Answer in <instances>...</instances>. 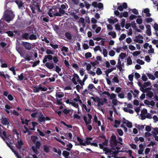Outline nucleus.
I'll return each mask as SVG.
<instances>
[{
  "label": "nucleus",
  "mask_w": 158,
  "mask_h": 158,
  "mask_svg": "<svg viewBox=\"0 0 158 158\" xmlns=\"http://www.w3.org/2000/svg\"><path fill=\"white\" fill-rule=\"evenodd\" d=\"M151 85V83L149 81L144 82L142 85L143 88H145L147 86H150Z\"/></svg>",
  "instance_id": "c9c22d12"
},
{
  "label": "nucleus",
  "mask_w": 158,
  "mask_h": 158,
  "mask_svg": "<svg viewBox=\"0 0 158 158\" xmlns=\"http://www.w3.org/2000/svg\"><path fill=\"white\" fill-rule=\"evenodd\" d=\"M49 45L54 49L55 50L56 49L58 48L59 46L57 44H55L54 45L53 44L50 43Z\"/></svg>",
  "instance_id": "58836bf2"
},
{
  "label": "nucleus",
  "mask_w": 158,
  "mask_h": 158,
  "mask_svg": "<svg viewBox=\"0 0 158 158\" xmlns=\"http://www.w3.org/2000/svg\"><path fill=\"white\" fill-rule=\"evenodd\" d=\"M123 120L125 121H124L123 122V124H126L127 126L129 128H131L132 127V123L129 121L126 120L125 118H123Z\"/></svg>",
  "instance_id": "f3484780"
},
{
  "label": "nucleus",
  "mask_w": 158,
  "mask_h": 158,
  "mask_svg": "<svg viewBox=\"0 0 158 158\" xmlns=\"http://www.w3.org/2000/svg\"><path fill=\"white\" fill-rule=\"evenodd\" d=\"M46 53L48 55H52L54 54V52L50 49H47L46 50Z\"/></svg>",
  "instance_id": "5fc2aeb1"
},
{
  "label": "nucleus",
  "mask_w": 158,
  "mask_h": 158,
  "mask_svg": "<svg viewBox=\"0 0 158 158\" xmlns=\"http://www.w3.org/2000/svg\"><path fill=\"white\" fill-rule=\"evenodd\" d=\"M29 39L30 40H35L37 39L36 36L34 34H31L29 36Z\"/></svg>",
  "instance_id": "f704fd0d"
},
{
  "label": "nucleus",
  "mask_w": 158,
  "mask_h": 158,
  "mask_svg": "<svg viewBox=\"0 0 158 158\" xmlns=\"http://www.w3.org/2000/svg\"><path fill=\"white\" fill-rule=\"evenodd\" d=\"M39 86L40 91L41 90V91H46L48 89L47 88V87L41 85H39Z\"/></svg>",
  "instance_id": "bb28decb"
},
{
  "label": "nucleus",
  "mask_w": 158,
  "mask_h": 158,
  "mask_svg": "<svg viewBox=\"0 0 158 158\" xmlns=\"http://www.w3.org/2000/svg\"><path fill=\"white\" fill-rule=\"evenodd\" d=\"M83 119L85 122V125H88L90 124L91 123V119H89L88 121L87 118L85 115L83 116Z\"/></svg>",
  "instance_id": "412c9836"
},
{
  "label": "nucleus",
  "mask_w": 158,
  "mask_h": 158,
  "mask_svg": "<svg viewBox=\"0 0 158 158\" xmlns=\"http://www.w3.org/2000/svg\"><path fill=\"white\" fill-rule=\"evenodd\" d=\"M73 76L77 78V81L80 84V85L82 86V87L83 85H84V83H83L82 81H81L80 80V78H79L78 75L77 74L74 73L73 75Z\"/></svg>",
  "instance_id": "9d476101"
},
{
  "label": "nucleus",
  "mask_w": 158,
  "mask_h": 158,
  "mask_svg": "<svg viewBox=\"0 0 158 158\" xmlns=\"http://www.w3.org/2000/svg\"><path fill=\"white\" fill-rule=\"evenodd\" d=\"M22 44L25 48L28 50H30L31 48V44L27 42H23Z\"/></svg>",
  "instance_id": "20e7f679"
},
{
  "label": "nucleus",
  "mask_w": 158,
  "mask_h": 158,
  "mask_svg": "<svg viewBox=\"0 0 158 158\" xmlns=\"http://www.w3.org/2000/svg\"><path fill=\"white\" fill-rule=\"evenodd\" d=\"M77 141L79 142V144H78V145H81L83 146V143L84 142H83V139L79 137H77Z\"/></svg>",
  "instance_id": "473e14b6"
},
{
  "label": "nucleus",
  "mask_w": 158,
  "mask_h": 158,
  "mask_svg": "<svg viewBox=\"0 0 158 158\" xmlns=\"http://www.w3.org/2000/svg\"><path fill=\"white\" fill-rule=\"evenodd\" d=\"M128 16V13L127 11H125L123 13V15H119V17L120 18H122L123 17H124L125 18L127 17Z\"/></svg>",
  "instance_id": "a19ab883"
},
{
  "label": "nucleus",
  "mask_w": 158,
  "mask_h": 158,
  "mask_svg": "<svg viewBox=\"0 0 158 158\" xmlns=\"http://www.w3.org/2000/svg\"><path fill=\"white\" fill-rule=\"evenodd\" d=\"M117 131L119 135L120 136H121L123 135V132L121 129H117Z\"/></svg>",
  "instance_id": "8fccbe9b"
},
{
  "label": "nucleus",
  "mask_w": 158,
  "mask_h": 158,
  "mask_svg": "<svg viewBox=\"0 0 158 158\" xmlns=\"http://www.w3.org/2000/svg\"><path fill=\"white\" fill-rule=\"evenodd\" d=\"M56 11V10L55 9L52 8L50 9L48 12V14L51 17H53L54 16H56V13L57 12Z\"/></svg>",
  "instance_id": "39448f33"
},
{
  "label": "nucleus",
  "mask_w": 158,
  "mask_h": 158,
  "mask_svg": "<svg viewBox=\"0 0 158 158\" xmlns=\"http://www.w3.org/2000/svg\"><path fill=\"white\" fill-rule=\"evenodd\" d=\"M115 54V52L113 50H111L109 52V55L111 56H114Z\"/></svg>",
  "instance_id": "338daca9"
},
{
  "label": "nucleus",
  "mask_w": 158,
  "mask_h": 158,
  "mask_svg": "<svg viewBox=\"0 0 158 158\" xmlns=\"http://www.w3.org/2000/svg\"><path fill=\"white\" fill-rule=\"evenodd\" d=\"M127 64L128 65H130L132 64V60L130 57L129 56L127 59Z\"/></svg>",
  "instance_id": "e433bc0d"
},
{
  "label": "nucleus",
  "mask_w": 158,
  "mask_h": 158,
  "mask_svg": "<svg viewBox=\"0 0 158 158\" xmlns=\"http://www.w3.org/2000/svg\"><path fill=\"white\" fill-rule=\"evenodd\" d=\"M127 5L126 2L123 3L122 5H120L117 7V9L120 11H122L124 9H126L127 8Z\"/></svg>",
  "instance_id": "1a4fd4ad"
},
{
  "label": "nucleus",
  "mask_w": 158,
  "mask_h": 158,
  "mask_svg": "<svg viewBox=\"0 0 158 158\" xmlns=\"http://www.w3.org/2000/svg\"><path fill=\"white\" fill-rule=\"evenodd\" d=\"M91 142L88 140H86L85 142H84L83 143V146H85L86 145H90L91 144Z\"/></svg>",
  "instance_id": "e2e57ef3"
},
{
  "label": "nucleus",
  "mask_w": 158,
  "mask_h": 158,
  "mask_svg": "<svg viewBox=\"0 0 158 158\" xmlns=\"http://www.w3.org/2000/svg\"><path fill=\"white\" fill-rule=\"evenodd\" d=\"M147 30L146 31V34L148 36H150L152 35V32L151 31V26L149 24H147L146 26Z\"/></svg>",
  "instance_id": "4468645a"
},
{
  "label": "nucleus",
  "mask_w": 158,
  "mask_h": 158,
  "mask_svg": "<svg viewBox=\"0 0 158 158\" xmlns=\"http://www.w3.org/2000/svg\"><path fill=\"white\" fill-rule=\"evenodd\" d=\"M69 154L70 153L69 152L66 151H64L62 153V155L65 158H68V157L69 156Z\"/></svg>",
  "instance_id": "cd10ccee"
},
{
  "label": "nucleus",
  "mask_w": 158,
  "mask_h": 158,
  "mask_svg": "<svg viewBox=\"0 0 158 158\" xmlns=\"http://www.w3.org/2000/svg\"><path fill=\"white\" fill-rule=\"evenodd\" d=\"M4 19L6 22H10L11 20V16L8 14H6L4 15Z\"/></svg>",
  "instance_id": "a211bd4d"
},
{
  "label": "nucleus",
  "mask_w": 158,
  "mask_h": 158,
  "mask_svg": "<svg viewBox=\"0 0 158 158\" xmlns=\"http://www.w3.org/2000/svg\"><path fill=\"white\" fill-rule=\"evenodd\" d=\"M116 67L121 71L122 69V67L121 65V61L119 59H118V64L116 65Z\"/></svg>",
  "instance_id": "2f4dec72"
},
{
  "label": "nucleus",
  "mask_w": 158,
  "mask_h": 158,
  "mask_svg": "<svg viewBox=\"0 0 158 158\" xmlns=\"http://www.w3.org/2000/svg\"><path fill=\"white\" fill-rule=\"evenodd\" d=\"M67 148H66V149L69 151H70L71 148L73 147V145L71 143H69V144L67 145Z\"/></svg>",
  "instance_id": "3c124183"
},
{
  "label": "nucleus",
  "mask_w": 158,
  "mask_h": 158,
  "mask_svg": "<svg viewBox=\"0 0 158 158\" xmlns=\"http://www.w3.org/2000/svg\"><path fill=\"white\" fill-rule=\"evenodd\" d=\"M112 81L113 83H118L119 80L118 79V76L117 75L114 76L112 79Z\"/></svg>",
  "instance_id": "5701e85b"
},
{
  "label": "nucleus",
  "mask_w": 158,
  "mask_h": 158,
  "mask_svg": "<svg viewBox=\"0 0 158 158\" xmlns=\"http://www.w3.org/2000/svg\"><path fill=\"white\" fill-rule=\"evenodd\" d=\"M132 12L135 14L137 15L139 14V12L136 9H131Z\"/></svg>",
  "instance_id": "0e129e2a"
},
{
  "label": "nucleus",
  "mask_w": 158,
  "mask_h": 158,
  "mask_svg": "<svg viewBox=\"0 0 158 158\" xmlns=\"http://www.w3.org/2000/svg\"><path fill=\"white\" fill-rule=\"evenodd\" d=\"M65 35L66 37L69 40H71L72 39V35L69 32H66L65 33Z\"/></svg>",
  "instance_id": "c85d7f7f"
},
{
  "label": "nucleus",
  "mask_w": 158,
  "mask_h": 158,
  "mask_svg": "<svg viewBox=\"0 0 158 158\" xmlns=\"http://www.w3.org/2000/svg\"><path fill=\"white\" fill-rule=\"evenodd\" d=\"M45 66L50 69H52L54 67V65L53 63L49 62H46L45 64Z\"/></svg>",
  "instance_id": "f8f14e48"
},
{
  "label": "nucleus",
  "mask_w": 158,
  "mask_h": 158,
  "mask_svg": "<svg viewBox=\"0 0 158 158\" xmlns=\"http://www.w3.org/2000/svg\"><path fill=\"white\" fill-rule=\"evenodd\" d=\"M15 2L18 5L19 8L20 9H23L24 7L23 3L22 2L19 0H15Z\"/></svg>",
  "instance_id": "ddd939ff"
},
{
  "label": "nucleus",
  "mask_w": 158,
  "mask_h": 158,
  "mask_svg": "<svg viewBox=\"0 0 158 158\" xmlns=\"http://www.w3.org/2000/svg\"><path fill=\"white\" fill-rule=\"evenodd\" d=\"M42 16H41L40 18L41 20L43 22H49V19L46 17H44L42 18Z\"/></svg>",
  "instance_id": "052dcab7"
},
{
  "label": "nucleus",
  "mask_w": 158,
  "mask_h": 158,
  "mask_svg": "<svg viewBox=\"0 0 158 158\" xmlns=\"http://www.w3.org/2000/svg\"><path fill=\"white\" fill-rule=\"evenodd\" d=\"M18 77L19 78L18 80L20 81H22L24 79V76H23V73H21L20 75H18Z\"/></svg>",
  "instance_id": "603ef678"
},
{
  "label": "nucleus",
  "mask_w": 158,
  "mask_h": 158,
  "mask_svg": "<svg viewBox=\"0 0 158 158\" xmlns=\"http://www.w3.org/2000/svg\"><path fill=\"white\" fill-rule=\"evenodd\" d=\"M23 145V143L21 139L18 140L17 143L16 144V147L19 149H21V146Z\"/></svg>",
  "instance_id": "2eb2a0df"
},
{
  "label": "nucleus",
  "mask_w": 158,
  "mask_h": 158,
  "mask_svg": "<svg viewBox=\"0 0 158 158\" xmlns=\"http://www.w3.org/2000/svg\"><path fill=\"white\" fill-rule=\"evenodd\" d=\"M59 12H57V13H56V16H61L62 15H63L65 13V11L64 9H61V8H58Z\"/></svg>",
  "instance_id": "6e6552de"
},
{
  "label": "nucleus",
  "mask_w": 158,
  "mask_h": 158,
  "mask_svg": "<svg viewBox=\"0 0 158 158\" xmlns=\"http://www.w3.org/2000/svg\"><path fill=\"white\" fill-rule=\"evenodd\" d=\"M35 138L34 139L32 140L33 143L35 144V146H33L31 147V149L34 153L36 154H38V149H39L41 145V143L39 141H36V139H38V138L35 136L34 137Z\"/></svg>",
  "instance_id": "f257e3e1"
},
{
  "label": "nucleus",
  "mask_w": 158,
  "mask_h": 158,
  "mask_svg": "<svg viewBox=\"0 0 158 158\" xmlns=\"http://www.w3.org/2000/svg\"><path fill=\"white\" fill-rule=\"evenodd\" d=\"M120 121L119 120H115L114 123L115 124L114 125V127L115 128H117L118 127V126L117 125V124L118 125H119L120 124Z\"/></svg>",
  "instance_id": "ea45409f"
},
{
  "label": "nucleus",
  "mask_w": 158,
  "mask_h": 158,
  "mask_svg": "<svg viewBox=\"0 0 158 158\" xmlns=\"http://www.w3.org/2000/svg\"><path fill=\"white\" fill-rule=\"evenodd\" d=\"M96 99L97 101L98 102L97 104V106L98 107H100L101 105H104V103L103 102V101L101 98H99L98 97H96Z\"/></svg>",
  "instance_id": "dca6fc26"
},
{
  "label": "nucleus",
  "mask_w": 158,
  "mask_h": 158,
  "mask_svg": "<svg viewBox=\"0 0 158 158\" xmlns=\"http://www.w3.org/2000/svg\"><path fill=\"white\" fill-rule=\"evenodd\" d=\"M79 153V152L77 150H76L75 152H73L72 154V156L74 158H77Z\"/></svg>",
  "instance_id": "393cba45"
},
{
  "label": "nucleus",
  "mask_w": 158,
  "mask_h": 158,
  "mask_svg": "<svg viewBox=\"0 0 158 158\" xmlns=\"http://www.w3.org/2000/svg\"><path fill=\"white\" fill-rule=\"evenodd\" d=\"M80 22L82 23L83 24V27H84L85 26V23H84V22H85V19H84L82 17L80 19Z\"/></svg>",
  "instance_id": "13d9d810"
},
{
  "label": "nucleus",
  "mask_w": 158,
  "mask_h": 158,
  "mask_svg": "<svg viewBox=\"0 0 158 158\" xmlns=\"http://www.w3.org/2000/svg\"><path fill=\"white\" fill-rule=\"evenodd\" d=\"M109 97H110V99H114L116 97V95L112 93L110 94V96Z\"/></svg>",
  "instance_id": "680f3d73"
},
{
  "label": "nucleus",
  "mask_w": 158,
  "mask_h": 158,
  "mask_svg": "<svg viewBox=\"0 0 158 158\" xmlns=\"http://www.w3.org/2000/svg\"><path fill=\"white\" fill-rule=\"evenodd\" d=\"M145 20L147 23H149L152 22L153 19L152 18H148L145 19Z\"/></svg>",
  "instance_id": "c03bdc74"
},
{
  "label": "nucleus",
  "mask_w": 158,
  "mask_h": 158,
  "mask_svg": "<svg viewBox=\"0 0 158 158\" xmlns=\"http://www.w3.org/2000/svg\"><path fill=\"white\" fill-rule=\"evenodd\" d=\"M146 95L147 96L146 98H148V97L151 98L153 96V93L152 91H150L147 92Z\"/></svg>",
  "instance_id": "a878e982"
},
{
  "label": "nucleus",
  "mask_w": 158,
  "mask_h": 158,
  "mask_svg": "<svg viewBox=\"0 0 158 158\" xmlns=\"http://www.w3.org/2000/svg\"><path fill=\"white\" fill-rule=\"evenodd\" d=\"M29 35L28 33H23L21 37L22 39H25L28 40L29 39Z\"/></svg>",
  "instance_id": "4be33fe9"
},
{
  "label": "nucleus",
  "mask_w": 158,
  "mask_h": 158,
  "mask_svg": "<svg viewBox=\"0 0 158 158\" xmlns=\"http://www.w3.org/2000/svg\"><path fill=\"white\" fill-rule=\"evenodd\" d=\"M44 148L43 149L44 151L46 153H48L49 152L50 146L47 145H44L43 146Z\"/></svg>",
  "instance_id": "aec40b11"
},
{
  "label": "nucleus",
  "mask_w": 158,
  "mask_h": 158,
  "mask_svg": "<svg viewBox=\"0 0 158 158\" xmlns=\"http://www.w3.org/2000/svg\"><path fill=\"white\" fill-rule=\"evenodd\" d=\"M147 74L149 79L153 80H154L155 79V77L152 74L149 73H147Z\"/></svg>",
  "instance_id": "4c0bfd02"
},
{
  "label": "nucleus",
  "mask_w": 158,
  "mask_h": 158,
  "mask_svg": "<svg viewBox=\"0 0 158 158\" xmlns=\"http://www.w3.org/2000/svg\"><path fill=\"white\" fill-rule=\"evenodd\" d=\"M85 56L87 59L90 58L92 56V54L90 52H87L85 54Z\"/></svg>",
  "instance_id": "37998d69"
},
{
  "label": "nucleus",
  "mask_w": 158,
  "mask_h": 158,
  "mask_svg": "<svg viewBox=\"0 0 158 158\" xmlns=\"http://www.w3.org/2000/svg\"><path fill=\"white\" fill-rule=\"evenodd\" d=\"M6 33L8 34V35L10 37H12L14 36L13 33L10 31H8L6 32Z\"/></svg>",
  "instance_id": "864d4df0"
},
{
  "label": "nucleus",
  "mask_w": 158,
  "mask_h": 158,
  "mask_svg": "<svg viewBox=\"0 0 158 158\" xmlns=\"http://www.w3.org/2000/svg\"><path fill=\"white\" fill-rule=\"evenodd\" d=\"M34 92H37L38 93L40 91L39 89V86H35L34 87Z\"/></svg>",
  "instance_id": "79ce46f5"
},
{
  "label": "nucleus",
  "mask_w": 158,
  "mask_h": 158,
  "mask_svg": "<svg viewBox=\"0 0 158 158\" xmlns=\"http://www.w3.org/2000/svg\"><path fill=\"white\" fill-rule=\"evenodd\" d=\"M126 35L125 34H123L121 35L120 37L119 38V40L121 41L124 40L126 37Z\"/></svg>",
  "instance_id": "a18cd8bd"
},
{
  "label": "nucleus",
  "mask_w": 158,
  "mask_h": 158,
  "mask_svg": "<svg viewBox=\"0 0 158 158\" xmlns=\"http://www.w3.org/2000/svg\"><path fill=\"white\" fill-rule=\"evenodd\" d=\"M142 80L144 81H146L148 80V78L144 74H143L142 77Z\"/></svg>",
  "instance_id": "774afa93"
},
{
  "label": "nucleus",
  "mask_w": 158,
  "mask_h": 158,
  "mask_svg": "<svg viewBox=\"0 0 158 158\" xmlns=\"http://www.w3.org/2000/svg\"><path fill=\"white\" fill-rule=\"evenodd\" d=\"M20 55V56L22 57H23L26 60L28 61H30L31 60V56H28V55L26 56L25 57L24 56V55L23 54V52L22 51H18Z\"/></svg>",
  "instance_id": "9b49d317"
},
{
  "label": "nucleus",
  "mask_w": 158,
  "mask_h": 158,
  "mask_svg": "<svg viewBox=\"0 0 158 158\" xmlns=\"http://www.w3.org/2000/svg\"><path fill=\"white\" fill-rule=\"evenodd\" d=\"M125 20L124 19H122L121 22V26L123 28L124 27L125 25Z\"/></svg>",
  "instance_id": "4d7b16f0"
},
{
  "label": "nucleus",
  "mask_w": 158,
  "mask_h": 158,
  "mask_svg": "<svg viewBox=\"0 0 158 158\" xmlns=\"http://www.w3.org/2000/svg\"><path fill=\"white\" fill-rule=\"evenodd\" d=\"M53 57L51 55H48L44 56L43 60V62L45 63L47 61V59H48L49 61L51 60H52Z\"/></svg>",
  "instance_id": "423d86ee"
},
{
  "label": "nucleus",
  "mask_w": 158,
  "mask_h": 158,
  "mask_svg": "<svg viewBox=\"0 0 158 158\" xmlns=\"http://www.w3.org/2000/svg\"><path fill=\"white\" fill-rule=\"evenodd\" d=\"M37 118L38 121L40 124H42L45 123L44 116L41 112L39 113Z\"/></svg>",
  "instance_id": "f03ea898"
},
{
  "label": "nucleus",
  "mask_w": 158,
  "mask_h": 158,
  "mask_svg": "<svg viewBox=\"0 0 158 158\" xmlns=\"http://www.w3.org/2000/svg\"><path fill=\"white\" fill-rule=\"evenodd\" d=\"M10 123V120L8 119V118L6 117H4V118H2L1 121V123L3 125H8Z\"/></svg>",
  "instance_id": "0eeeda50"
},
{
  "label": "nucleus",
  "mask_w": 158,
  "mask_h": 158,
  "mask_svg": "<svg viewBox=\"0 0 158 158\" xmlns=\"http://www.w3.org/2000/svg\"><path fill=\"white\" fill-rule=\"evenodd\" d=\"M71 110V109H68L67 108H65L63 110L62 112L64 114L67 115L70 113Z\"/></svg>",
  "instance_id": "7c9ffc66"
},
{
  "label": "nucleus",
  "mask_w": 158,
  "mask_h": 158,
  "mask_svg": "<svg viewBox=\"0 0 158 158\" xmlns=\"http://www.w3.org/2000/svg\"><path fill=\"white\" fill-rule=\"evenodd\" d=\"M31 9L32 10L33 13H35V10L36 9L35 5V6H30Z\"/></svg>",
  "instance_id": "6e6d98bb"
},
{
  "label": "nucleus",
  "mask_w": 158,
  "mask_h": 158,
  "mask_svg": "<svg viewBox=\"0 0 158 158\" xmlns=\"http://www.w3.org/2000/svg\"><path fill=\"white\" fill-rule=\"evenodd\" d=\"M108 35L112 36L113 38H114L116 37V34L114 31H110L108 32Z\"/></svg>",
  "instance_id": "c756f323"
},
{
  "label": "nucleus",
  "mask_w": 158,
  "mask_h": 158,
  "mask_svg": "<svg viewBox=\"0 0 158 158\" xmlns=\"http://www.w3.org/2000/svg\"><path fill=\"white\" fill-rule=\"evenodd\" d=\"M153 91L155 94L154 96V98L155 99L154 100L156 101H158V89H154Z\"/></svg>",
  "instance_id": "6ab92c4d"
},
{
  "label": "nucleus",
  "mask_w": 158,
  "mask_h": 158,
  "mask_svg": "<svg viewBox=\"0 0 158 158\" xmlns=\"http://www.w3.org/2000/svg\"><path fill=\"white\" fill-rule=\"evenodd\" d=\"M126 55L125 53L122 52L119 55V56L121 59H123L126 56Z\"/></svg>",
  "instance_id": "49530a36"
},
{
  "label": "nucleus",
  "mask_w": 158,
  "mask_h": 158,
  "mask_svg": "<svg viewBox=\"0 0 158 158\" xmlns=\"http://www.w3.org/2000/svg\"><path fill=\"white\" fill-rule=\"evenodd\" d=\"M53 60L54 63L56 64L59 61L58 56L57 55H56L53 57Z\"/></svg>",
  "instance_id": "72a5a7b5"
},
{
  "label": "nucleus",
  "mask_w": 158,
  "mask_h": 158,
  "mask_svg": "<svg viewBox=\"0 0 158 158\" xmlns=\"http://www.w3.org/2000/svg\"><path fill=\"white\" fill-rule=\"evenodd\" d=\"M71 104L73 106L76 107V108H79V105L76 102H71Z\"/></svg>",
  "instance_id": "69168bd1"
},
{
  "label": "nucleus",
  "mask_w": 158,
  "mask_h": 158,
  "mask_svg": "<svg viewBox=\"0 0 158 158\" xmlns=\"http://www.w3.org/2000/svg\"><path fill=\"white\" fill-rule=\"evenodd\" d=\"M64 94L62 92H58L56 93V97H58V98H62L64 96Z\"/></svg>",
  "instance_id": "b1692460"
},
{
  "label": "nucleus",
  "mask_w": 158,
  "mask_h": 158,
  "mask_svg": "<svg viewBox=\"0 0 158 158\" xmlns=\"http://www.w3.org/2000/svg\"><path fill=\"white\" fill-rule=\"evenodd\" d=\"M110 143V146L112 148V149L113 150H115L114 147L117 145V143H119L121 145H123V143L119 141H117V140H109Z\"/></svg>",
  "instance_id": "7ed1b4c3"
},
{
  "label": "nucleus",
  "mask_w": 158,
  "mask_h": 158,
  "mask_svg": "<svg viewBox=\"0 0 158 158\" xmlns=\"http://www.w3.org/2000/svg\"><path fill=\"white\" fill-rule=\"evenodd\" d=\"M96 73L98 75H100L102 73V72L100 68H97L96 71Z\"/></svg>",
  "instance_id": "de8ad7c7"
},
{
  "label": "nucleus",
  "mask_w": 158,
  "mask_h": 158,
  "mask_svg": "<svg viewBox=\"0 0 158 158\" xmlns=\"http://www.w3.org/2000/svg\"><path fill=\"white\" fill-rule=\"evenodd\" d=\"M136 62L140 64L143 65L144 64V62L142 60H141L139 59H137L136 60Z\"/></svg>",
  "instance_id": "09e8293b"
},
{
  "label": "nucleus",
  "mask_w": 158,
  "mask_h": 158,
  "mask_svg": "<svg viewBox=\"0 0 158 158\" xmlns=\"http://www.w3.org/2000/svg\"><path fill=\"white\" fill-rule=\"evenodd\" d=\"M10 71H12L13 72V74L15 75L16 74L15 70V68L13 67H12L9 69Z\"/></svg>",
  "instance_id": "bf43d9fd"
}]
</instances>
